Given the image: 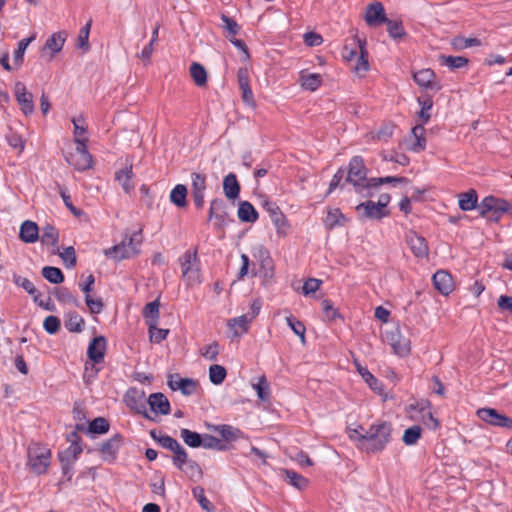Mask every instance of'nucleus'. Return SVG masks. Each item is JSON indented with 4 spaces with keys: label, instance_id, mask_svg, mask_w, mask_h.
<instances>
[{
    "label": "nucleus",
    "instance_id": "5",
    "mask_svg": "<svg viewBox=\"0 0 512 512\" xmlns=\"http://www.w3.org/2000/svg\"><path fill=\"white\" fill-rule=\"evenodd\" d=\"M367 168L361 156H354L348 165L346 182L351 183L358 193L363 192V181H366Z\"/></svg>",
    "mask_w": 512,
    "mask_h": 512
},
{
    "label": "nucleus",
    "instance_id": "16",
    "mask_svg": "<svg viewBox=\"0 0 512 512\" xmlns=\"http://www.w3.org/2000/svg\"><path fill=\"white\" fill-rule=\"evenodd\" d=\"M364 18L366 23L372 27L384 24L388 19L384 7L379 1H374L367 6Z\"/></svg>",
    "mask_w": 512,
    "mask_h": 512
},
{
    "label": "nucleus",
    "instance_id": "56",
    "mask_svg": "<svg viewBox=\"0 0 512 512\" xmlns=\"http://www.w3.org/2000/svg\"><path fill=\"white\" fill-rule=\"evenodd\" d=\"M193 496L197 499L201 508L207 512H214L213 504L206 498L204 488L196 486L192 489Z\"/></svg>",
    "mask_w": 512,
    "mask_h": 512
},
{
    "label": "nucleus",
    "instance_id": "57",
    "mask_svg": "<svg viewBox=\"0 0 512 512\" xmlns=\"http://www.w3.org/2000/svg\"><path fill=\"white\" fill-rule=\"evenodd\" d=\"M253 388L257 392V396L262 401H268L270 398L269 383L264 375L259 377L258 382L253 384Z\"/></svg>",
    "mask_w": 512,
    "mask_h": 512
},
{
    "label": "nucleus",
    "instance_id": "55",
    "mask_svg": "<svg viewBox=\"0 0 512 512\" xmlns=\"http://www.w3.org/2000/svg\"><path fill=\"white\" fill-rule=\"evenodd\" d=\"M35 37H36L35 34H33L30 37L24 38L18 42V47L14 51V64L17 67L21 66V64L23 62L25 50L28 47V45L35 39Z\"/></svg>",
    "mask_w": 512,
    "mask_h": 512
},
{
    "label": "nucleus",
    "instance_id": "46",
    "mask_svg": "<svg viewBox=\"0 0 512 512\" xmlns=\"http://www.w3.org/2000/svg\"><path fill=\"white\" fill-rule=\"evenodd\" d=\"M424 126L418 124L412 128V134L416 139V142L412 145L411 150L414 152H420L426 148V139L424 137Z\"/></svg>",
    "mask_w": 512,
    "mask_h": 512
},
{
    "label": "nucleus",
    "instance_id": "13",
    "mask_svg": "<svg viewBox=\"0 0 512 512\" xmlns=\"http://www.w3.org/2000/svg\"><path fill=\"white\" fill-rule=\"evenodd\" d=\"M405 242L409 246L413 255L417 258H427L429 255V247L426 239L410 230L405 235Z\"/></svg>",
    "mask_w": 512,
    "mask_h": 512
},
{
    "label": "nucleus",
    "instance_id": "50",
    "mask_svg": "<svg viewBox=\"0 0 512 512\" xmlns=\"http://www.w3.org/2000/svg\"><path fill=\"white\" fill-rule=\"evenodd\" d=\"M358 371L373 391L379 394L383 392L382 383L376 377H374L367 368H363L358 365Z\"/></svg>",
    "mask_w": 512,
    "mask_h": 512
},
{
    "label": "nucleus",
    "instance_id": "42",
    "mask_svg": "<svg viewBox=\"0 0 512 512\" xmlns=\"http://www.w3.org/2000/svg\"><path fill=\"white\" fill-rule=\"evenodd\" d=\"M202 447L205 449H214L217 451H227L232 448L231 445L222 442L221 439L209 434L203 435V444Z\"/></svg>",
    "mask_w": 512,
    "mask_h": 512
},
{
    "label": "nucleus",
    "instance_id": "29",
    "mask_svg": "<svg viewBox=\"0 0 512 512\" xmlns=\"http://www.w3.org/2000/svg\"><path fill=\"white\" fill-rule=\"evenodd\" d=\"M410 408L411 409L418 408L419 412L421 413L422 423L426 427H428L429 429H432V430H435L438 428L439 421L437 418H435L433 416L432 412L430 411V402L429 401L417 403L416 406L411 405Z\"/></svg>",
    "mask_w": 512,
    "mask_h": 512
},
{
    "label": "nucleus",
    "instance_id": "6",
    "mask_svg": "<svg viewBox=\"0 0 512 512\" xmlns=\"http://www.w3.org/2000/svg\"><path fill=\"white\" fill-rule=\"evenodd\" d=\"M66 161L78 171L92 168L93 160L88 151L87 143L78 141L75 152L66 156Z\"/></svg>",
    "mask_w": 512,
    "mask_h": 512
},
{
    "label": "nucleus",
    "instance_id": "49",
    "mask_svg": "<svg viewBox=\"0 0 512 512\" xmlns=\"http://www.w3.org/2000/svg\"><path fill=\"white\" fill-rule=\"evenodd\" d=\"M440 59H441L442 64L446 65L451 70L465 67L469 63V60L463 56L441 55Z\"/></svg>",
    "mask_w": 512,
    "mask_h": 512
},
{
    "label": "nucleus",
    "instance_id": "36",
    "mask_svg": "<svg viewBox=\"0 0 512 512\" xmlns=\"http://www.w3.org/2000/svg\"><path fill=\"white\" fill-rule=\"evenodd\" d=\"M84 324V319L76 311H70L67 313L65 327L69 332H81L84 329Z\"/></svg>",
    "mask_w": 512,
    "mask_h": 512
},
{
    "label": "nucleus",
    "instance_id": "17",
    "mask_svg": "<svg viewBox=\"0 0 512 512\" xmlns=\"http://www.w3.org/2000/svg\"><path fill=\"white\" fill-rule=\"evenodd\" d=\"M168 386L176 391L180 390L185 396H190L196 392L197 382L191 378H181L178 374L170 375Z\"/></svg>",
    "mask_w": 512,
    "mask_h": 512
},
{
    "label": "nucleus",
    "instance_id": "52",
    "mask_svg": "<svg viewBox=\"0 0 512 512\" xmlns=\"http://www.w3.org/2000/svg\"><path fill=\"white\" fill-rule=\"evenodd\" d=\"M422 429L419 425H413L404 431L402 441L405 445L411 446L421 438Z\"/></svg>",
    "mask_w": 512,
    "mask_h": 512
},
{
    "label": "nucleus",
    "instance_id": "47",
    "mask_svg": "<svg viewBox=\"0 0 512 512\" xmlns=\"http://www.w3.org/2000/svg\"><path fill=\"white\" fill-rule=\"evenodd\" d=\"M109 428L110 424L107 419L104 417H97L89 423V426L85 431L92 434H105L109 431Z\"/></svg>",
    "mask_w": 512,
    "mask_h": 512
},
{
    "label": "nucleus",
    "instance_id": "60",
    "mask_svg": "<svg viewBox=\"0 0 512 512\" xmlns=\"http://www.w3.org/2000/svg\"><path fill=\"white\" fill-rule=\"evenodd\" d=\"M67 452H59L58 459L61 464V470L63 477L66 478L67 481H70L72 478V469L74 461L70 458L66 457Z\"/></svg>",
    "mask_w": 512,
    "mask_h": 512
},
{
    "label": "nucleus",
    "instance_id": "12",
    "mask_svg": "<svg viewBox=\"0 0 512 512\" xmlns=\"http://www.w3.org/2000/svg\"><path fill=\"white\" fill-rule=\"evenodd\" d=\"M191 195L197 209L204 207V197L207 188L206 175L203 173L193 172L191 174Z\"/></svg>",
    "mask_w": 512,
    "mask_h": 512
},
{
    "label": "nucleus",
    "instance_id": "43",
    "mask_svg": "<svg viewBox=\"0 0 512 512\" xmlns=\"http://www.w3.org/2000/svg\"><path fill=\"white\" fill-rule=\"evenodd\" d=\"M480 45H481V40L476 37L466 38L463 36H455L451 40V46L456 51H460V50H464L469 47L480 46Z\"/></svg>",
    "mask_w": 512,
    "mask_h": 512
},
{
    "label": "nucleus",
    "instance_id": "37",
    "mask_svg": "<svg viewBox=\"0 0 512 512\" xmlns=\"http://www.w3.org/2000/svg\"><path fill=\"white\" fill-rule=\"evenodd\" d=\"M187 187L183 184H177L170 193V201L179 208L187 205Z\"/></svg>",
    "mask_w": 512,
    "mask_h": 512
},
{
    "label": "nucleus",
    "instance_id": "54",
    "mask_svg": "<svg viewBox=\"0 0 512 512\" xmlns=\"http://www.w3.org/2000/svg\"><path fill=\"white\" fill-rule=\"evenodd\" d=\"M53 294L61 303H72L75 306H79V301L73 296L67 287H56L53 290Z\"/></svg>",
    "mask_w": 512,
    "mask_h": 512
},
{
    "label": "nucleus",
    "instance_id": "25",
    "mask_svg": "<svg viewBox=\"0 0 512 512\" xmlns=\"http://www.w3.org/2000/svg\"><path fill=\"white\" fill-rule=\"evenodd\" d=\"M147 403L149 404L151 411L156 414L168 415L170 413V402L161 392L150 394Z\"/></svg>",
    "mask_w": 512,
    "mask_h": 512
},
{
    "label": "nucleus",
    "instance_id": "63",
    "mask_svg": "<svg viewBox=\"0 0 512 512\" xmlns=\"http://www.w3.org/2000/svg\"><path fill=\"white\" fill-rule=\"evenodd\" d=\"M13 282L17 286L22 287L28 294L33 297L39 293L34 284L27 278L15 274L13 276Z\"/></svg>",
    "mask_w": 512,
    "mask_h": 512
},
{
    "label": "nucleus",
    "instance_id": "34",
    "mask_svg": "<svg viewBox=\"0 0 512 512\" xmlns=\"http://www.w3.org/2000/svg\"><path fill=\"white\" fill-rule=\"evenodd\" d=\"M459 208L462 211H471L478 207V194L476 190L470 189L458 195Z\"/></svg>",
    "mask_w": 512,
    "mask_h": 512
},
{
    "label": "nucleus",
    "instance_id": "9",
    "mask_svg": "<svg viewBox=\"0 0 512 512\" xmlns=\"http://www.w3.org/2000/svg\"><path fill=\"white\" fill-rule=\"evenodd\" d=\"M262 207L269 213L271 221L276 227L278 236L285 237L288 234L289 223L279 206L273 201L264 200Z\"/></svg>",
    "mask_w": 512,
    "mask_h": 512
},
{
    "label": "nucleus",
    "instance_id": "41",
    "mask_svg": "<svg viewBox=\"0 0 512 512\" xmlns=\"http://www.w3.org/2000/svg\"><path fill=\"white\" fill-rule=\"evenodd\" d=\"M190 75L198 87H203L207 83V72L203 65L194 62L190 66Z\"/></svg>",
    "mask_w": 512,
    "mask_h": 512
},
{
    "label": "nucleus",
    "instance_id": "64",
    "mask_svg": "<svg viewBox=\"0 0 512 512\" xmlns=\"http://www.w3.org/2000/svg\"><path fill=\"white\" fill-rule=\"evenodd\" d=\"M322 309H323L324 318L327 321L331 322V321H335L337 318H341V315L338 312V310L336 308H334L333 303L328 299H324L322 301Z\"/></svg>",
    "mask_w": 512,
    "mask_h": 512
},
{
    "label": "nucleus",
    "instance_id": "32",
    "mask_svg": "<svg viewBox=\"0 0 512 512\" xmlns=\"http://www.w3.org/2000/svg\"><path fill=\"white\" fill-rule=\"evenodd\" d=\"M252 322L249 315L243 314L228 320V327L233 331V337H239L249 330V325Z\"/></svg>",
    "mask_w": 512,
    "mask_h": 512
},
{
    "label": "nucleus",
    "instance_id": "7",
    "mask_svg": "<svg viewBox=\"0 0 512 512\" xmlns=\"http://www.w3.org/2000/svg\"><path fill=\"white\" fill-rule=\"evenodd\" d=\"M506 200L494 196H486L479 204L478 211L481 217H486L492 221H498L502 210H505Z\"/></svg>",
    "mask_w": 512,
    "mask_h": 512
},
{
    "label": "nucleus",
    "instance_id": "4",
    "mask_svg": "<svg viewBox=\"0 0 512 512\" xmlns=\"http://www.w3.org/2000/svg\"><path fill=\"white\" fill-rule=\"evenodd\" d=\"M28 466L37 475L45 474L50 465L51 451L46 446L35 443L28 447Z\"/></svg>",
    "mask_w": 512,
    "mask_h": 512
},
{
    "label": "nucleus",
    "instance_id": "62",
    "mask_svg": "<svg viewBox=\"0 0 512 512\" xmlns=\"http://www.w3.org/2000/svg\"><path fill=\"white\" fill-rule=\"evenodd\" d=\"M284 473L286 478L289 479V483L294 487L302 489L307 486L308 480L297 472L285 469Z\"/></svg>",
    "mask_w": 512,
    "mask_h": 512
},
{
    "label": "nucleus",
    "instance_id": "31",
    "mask_svg": "<svg viewBox=\"0 0 512 512\" xmlns=\"http://www.w3.org/2000/svg\"><path fill=\"white\" fill-rule=\"evenodd\" d=\"M240 184L234 173H229L223 179V191L227 199L235 200L240 194Z\"/></svg>",
    "mask_w": 512,
    "mask_h": 512
},
{
    "label": "nucleus",
    "instance_id": "39",
    "mask_svg": "<svg viewBox=\"0 0 512 512\" xmlns=\"http://www.w3.org/2000/svg\"><path fill=\"white\" fill-rule=\"evenodd\" d=\"M384 24L387 25L388 34L392 39L402 40L406 37L407 33L401 20H391L388 18Z\"/></svg>",
    "mask_w": 512,
    "mask_h": 512
},
{
    "label": "nucleus",
    "instance_id": "11",
    "mask_svg": "<svg viewBox=\"0 0 512 512\" xmlns=\"http://www.w3.org/2000/svg\"><path fill=\"white\" fill-rule=\"evenodd\" d=\"M477 415L482 421L490 425L512 429V418L500 414L494 408H480Z\"/></svg>",
    "mask_w": 512,
    "mask_h": 512
},
{
    "label": "nucleus",
    "instance_id": "30",
    "mask_svg": "<svg viewBox=\"0 0 512 512\" xmlns=\"http://www.w3.org/2000/svg\"><path fill=\"white\" fill-rule=\"evenodd\" d=\"M159 299L147 303L143 308V317L146 319L149 329H156L159 320Z\"/></svg>",
    "mask_w": 512,
    "mask_h": 512
},
{
    "label": "nucleus",
    "instance_id": "20",
    "mask_svg": "<svg viewBox=\"0 0 512 512\" xmlns=\"http://www.w3.org/2000/svg\"><path fill=\"white\" fill-rule=\"evenodd\" d=\"M140 252L139 249H136V246H132L127 248L126 241L122 240L121 243L114 245L104 251L107 257H110L116 261H121L123 259H128Z\"/></svg>",
    "mask_w": 512,
    "mask_h": 512
},
{
    "label": "nucleus",
    "instance_id": "58",
    "mask_svg": "<svg viewBox=\"0 0 512 512\" xmlns=\"http://www.w3.org/2000/svg\"><path fill=\"white\" fill-rule=\"evenodd\" d=\"M172 452L174 453L172 457L173 464L179 470H183V466L191 460L188 458V453L180 444Z\"/></svg>",
    "mask_w": 512,
    "mask_h": 512
},
{
    "label": "nucleus",
    "instance_id": "44",
    "mask_svg": "<svg viewBox=\"0 0 512 512\" xmlns=\"http://www.w3.org/2000/svg\"><path fill=\"white\" fill-rule=\"evenodd\" d=\"M42 276L52 284H60L64 281V274L58 267L45 266L41 271Z\"/></svg>",
    "mask_w": 512,
    "mask_h": 512
},
{
    "label": "nucleus",
    "instance_id": "28",
    "mask_svg": "<svg viewBox=\"0 0 512 512\" xmlns=\"http://www.w3.org/2000/svg\"><path fill=\"white\" fill-rule=\"evenodd\" d=\"M19 238L24 243H34L39 239V227L30 220L24 221L20 226Z\"/></svg>",
    "mask_w": 512,
    "mask_h": 512
},
{
    "label": "nucleus",
    "instance_id": "26",
    "mask_svg": "<svg viewBox=\"0 0 512 512\" xmlns=\"http://www.w3.org/2000/svg\"><path fill=\"white\" fill-rule=\"evenodd\" d=\"M214 431L218 432L221 436L222 442L227 443L228 445L238 439L247 438L239 428L228 424L217 425L215 426Z\"/></svg>",
    "mask_w": 512,
    "mask_h": 512
},
{
    "label": "nucleus",
    "instance_id": "14",
    "mask_svg": "<svg viewBox=\"0 0 512 512\" xmlns=\"http://www.w3.org/2000/svg\"><path fill=\"white\" fill-rule=\"evenodd\" d=\"M123 444V436L120 433L115 434L110 439L102 442L99 452L104 461L114 462L118 452Z\"/></svg>",
    "mask_w": 512,
    "mask_h": 512
},
{
    "label": "nucleus",
    "instance_id": "48",
    "mask_svg": "<svg viewBox=\"0 0 512 512\" xmlns=\"http://www.w3.org/2000/svg\"><path fill=\"white\" fill-rule=\"evenodd\" d=\"M92 21H88L84 27H82L79 31V34L77 36V43L76 46L78 49L83 50L84 52L89 51L90 45H89V34L91 29Z\"/></svg>",
    "mask_w": 512,
    "mask_h": 512
},
{
    "label": "nucleus",
    "instance_id": "18",
    "mask_svg": "<svg viewBox=\"0 0 512 512\" xmlns=\"http://www.w3.org/2000/svg\"><path fill=\"white\" fill-rule=\"evenodd\" d=\"M356 210L360 214V218H368L374 220H381L382 218L389 215V212L381 209L377 204L373 201L368 200L366 202H362L356 206Z\"/></svg>",
    "mask_w": 512,
    "mask_h": 512
},
{
    "label": "nucleus",
    "instance_id": "61",
    "mask_svg": "<svg viewBox=\"0 0 512 512\" xmlns=\"http://www.w3.org/2000/svg\"><path fill=\"white\" fill-rule=\"evenodd\" d=\"M221 20L223 21L222 28L227 32V38H230V36H235L239 33L240 26L233 18L227 16L226 14H222Z\"/></svg>",
    "mask_w": 512,
    "mask_h": 512
},
{
    "label": "nucleus",
    "instance_id": "38",
    "mask_svg": "<svg viewBox=\"0 0 512 512\" xmlns=\"http://www.w3.org/2000/svg\"><path fill=\"white\" fill-rule=\"evenodd\" d=\"M300 81L302 88L309 91H315L321 86L322 77L317 73L304 74L301 72Z\"/></svg>",
    "mask_w": 512,
    "mask_h": 512
},
{
    "label": "nucleus",
    "instance_id": "1",
    "mask_svg": "<svg viewBox=\"0 0 512 512\" xmlns=\"http://www.w3.org/2000/svg\"><path fill=\"white\" fill-rule=\"evenodd\" d=\"M392 424L388 421H380L370 426L365 435L360 438L368 441L365 445V452L378 453L385 449L391 440Z\"/></svg>",
    "mask_w": 512,
    "mask_h": 512
},
{
    "label": "nucleus",
    "instance_id": "22",
    "mask_svg": "<svg viewBox=\"0 0 512 512\" xmlns=\"http://www.w3.org/2000/svg\"><path fill=\"white\" fill-rule=\"evenodd\" d=\"M387 338L395 354L403 357L410 353V340L404 336H401L398 329L390 332Z\"/></svg>",
    "mask_w": 512,
    "mask_h": 512
},
{
    "label": "nucleus",
    "instance_id": "51",
    "mask_svg": "<svg viewBox=\"0 0 512 512\" xmlns=\"http://www.w3.org/2000/svg\"><path fill=\"white\" fill-rule=\"evenodd\" d=\"M192 481H199L203 477L200 465L193 459L183 466L182 470Z\"/></svg>",
    "mask_w": 512,
    "mask_h": 512
},
{
    "label": "nucleus",
    "instance_id": "27",
    "mask_svg": "<svg viewBox=\"0 0 512 512\" xmlns=\"http://www.w3.org/2000/svg\"><path fill=\"white\" fill-rule=\"evenodd\" d=\"M66 37L67 34L64 31L53 33L50 37L47 38L42 50H49L51 52V58H53L63 49Z\"/></svg>",
    "mask_w": 512,
    "mask_h": 512
},
{
    "label": "nucleus",
    "instance_id": "23",
    "mask_svg": "<svg viewBox=\"0 0 512 512\" xmlns=\"http://www.w3.org/2000/svg\"><path fill=\"white\" fill-rule=\"evenodd\" d=\"M238 78V84L240 87V90L242 92V100L244 103H246L248 106L256 107V102L254 99L253 92L250 88V81L248 77V71L246 69H239L237 73Z\"/></svg>",
    "mask_w": 512,
    "mask_h": 512
},
{
    "label": "nucleus",
    "instance_id": "19",
    "mask_svg": "<svg viewBox=\"0 0 512 512\" xmlns=\"http://www.w3.org/2000/svg\"><path fill=\"white\" fill-rule=\"evenodd\" d=\"M106 351V338L97 336L92 339L87 348V356L93 364L103 362Z\"/></svg>",
    "mask_w": 512,
    "mask_h": 512
},
{
    "label": "nucleus",
    "instance_id": "3",
    "mask_svg": "<svg viewBox=\"0 0 512 512\" xmlns=\"http://www.w3.org/2000/svg\"><path fill=\"white\" fill-rule=\"evenodd\" d=\"M182 268V277L188 286L201 283L198 248L187 250L179 259Z\"/></svg>",
    "mask_w": 512,
    "mask_h": 512
},
{
    "label": "nucleus",
    "instance_id": "15",
    "mask_svg": "<svg viewBox=\"0 0 512 512\" xmlns=\"http://www.w3.org/2000/svg\"><path fill=\"white\" fill-rule=\"evenodd\" d=\"M413 79L422 88L439 91L442 85L436 80L435 72L430 68L421 69L413 74Z\"/></svg>",
    "mask_w": 512,
    "mask_h": 512
},
{
    "label": "nucleus",
    "instance_id": "8",
    "mask_svg": "<svg viewBox=\"0 0 512 512\" xmlns=\"http://www.w3.org/2000/svg\"><path fill=\"white\" fill-rule=\"evenodd\" d=\"M145 392L137 388H130L124 396V401L130 410L142 415L144 418L154 421L155 419L148 413L146 407Z\"/></svg>",
    "mask_w": 512,
    "mask_h": 512
},
{
    "label": "nucleus",
    "instance_id": "33",
    "mask_svg": "<svg viewBox=\"0 0 512 512\" xmlns=\"http://www.w3.org/2000/svg\"><path fill=\"white\" fill-rule=\"evenodd\" d=\"M237 215L239 220L245 223H254L258 220L257 210L248 201H240Z\"/></svg>",
    "mask_w": 512,
    "mask_h": 512
},
{
    "label": "nucleus",
    "instance_id": "35",
    "mask_svg": "<svg viewBox=\"0 0 512 512\" xmlns=\"http://www.w3.org/2000/svg\"><path fill=\"white\" fill-rule=\"evenodd\" d=\"M133 171L132 165L126 166L115 173V179L119 182L126 193H129L134 189V183L132 182Z\"/></svg>",
    "mask_w": 512,
    "mask_h": 512
},
{
    "label": "nucleus",
    "instance_id": "45",
    "mask_svg": "<svg viewBox=\"0 0 512 512\" xmlns=\"http://www.w3.org/2000/svg\"><path fill=\"white\" fill-rule=\"evenodd\" d=\"M40 240L42 244L56 246L59 241V232L53 225L47 224L42 228Z\"/></svg>",
    "mask_w": 512,
    "mask_h": 512
},
{
    "label": "nucleus",
    "instance_id": "40",
    "mask_svg": "<svg viewBox=\"0 0 512 512\" xmlns=\"http://www.w3.org/2000/svg\"><path fill=\"white\" fill-rule=\"evenodd\" d=\"M180 436L184 443L192 448L202 447L203 436L197 432L191 431L187 428H183L180 431Z\"/></svg>",
    "mask_w": 512,
    "mask_h": 512
},
{
    "label": "nucleus",
    "instance_id": "53",
    "mask_svg": "<svg viewBox=\"0 0 512 512\" xmlns=\"http://www.w3.org/2000/svg\"><path fill=\"white\" fill-rule=\"evenodd\" d=\"M227 371L224 366L214 364L209 367V379L214 385H220L224 382Z\"/></svg>",
    "mask_w": 512,
    "mask_h": 512
},
{
    "label": "nucleus",
    "instance_id": "10",
    "mask_svg": "<svg viewBox=\"0 0 512 512\" xmlns=\"http://www.w3.org/2000/svg\"><path fill=\"white\" fill-rule=\"evenodd\" d=\"M14 95L22 113L29 116L34 113L35 106L33 101V94L29 92L25 84L18 81L14 85Z\"/></svg>",
    "mask_w": 512,
    "mask_h": 512
},
{
    "label": "nucleus",
    "instance_id": "2",
    "mask_svg": "<svg viewBox=\"0 0 512 512\" xmlns=\"http://www.w3.org/2000/svg\"><path fill=\"white\" fill-rule=\"evenodd\" d=\"M352 44H346L342 50V57L346 61H353L357 59L354 70L356 73L367 72L369 70V53L366 45L365 38L361 39L358 36L352 38Z\"/></svg>",
    "mask_w": 512,
    "mask_h": 512
},
{
    "label": "nucleus",
    "instance_id": "21",
    "mask_svg": "<svg viewBox=\"0 0 512 512\" xmlns=\"http://www.w3.org/2000/svg\"><path fill=\"white\" fill-rule=\"evenodd\" d=\"M432 281H433L435 289L442 295H448L454 289L453 278H452L451 274L445 270L437 271L433 275Z\"/></svg>",
    "mask_w": 512,
    "mask_h": 512
},
{
    "label": "nucleus",
    "instance_id": "24",
    "mask_svg": "<svg viewBox=\"0 0 512 512\" xmlns=\"http://www.w3.org/2000/svg\"><path fill=\"white\" fill-rule=\"evenodd\" d=\"M227 217V203L221 198L213 199L208 211V220L215 219L218 221V226H222L226 223Z\"/></svg>",
    "mask_w": 512,
    "mask_h": 512
},
{
    "label": "nucleus",
    "instance_id": "59",
    "mask_svg": "<svg viewBox=\"0 0 512 512\" xmlns=\"http://www.w3.org/2000/svg\"><path fill=\"white\" fill-rule=\"evenodd\" d=\"M286 322H287L288 326L292 329V331L297 336L300 337L301 342L305 343V333H306L305 325L292 315L286 317Z\"/></svg>",
    "mask_w": 512,
    "mask_h": 512
}]
</instances>
